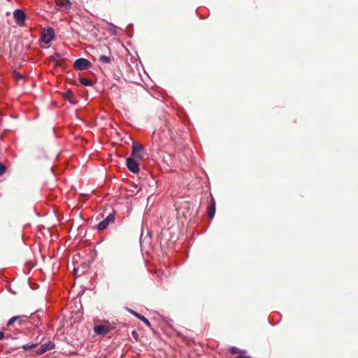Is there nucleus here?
I'll list each match as a JSON object with an SVG mask.
<instances>
[{
  "instance_id": "obj_1",
  "label": "nucleus",
  "mask_w": 358,
  "mask_h": 358,
  "mask_svg": "<svg viewBox=\"0 0 358 358\" xmlns=\"http://www.w3.org/2000/svg\"><path fill=\"white\" fill-rule=\"evenodd\" d=\"M27 17L26 13L21 9H16L13 12V18L17 25L22 27L24 25Z\"/></svg>"
},
{
  "instance_id": "obj_2",
  "label": "nucleus",
  "mask_w": 358,
  "mask_h": 358,
  "mask_svg": "<svg viewBox=\"0 0 358 358\" xmlns=\"http://www.w3.org/2000/svg\"><path fill=\"white\" fill-rule=\"evenodd\" d=\"M92 66L91 62L85 58H80L75 61L73 67L76 70H85L90 68Z\"/></svg>"
},
{
  "instance_id": "obj_3",
  "label": "nucleus",
  "mask_w": 358,
  "mask_h": 358,
  "mask_svg": "<svg viewBox=\"0 0 358 358\" xmlns=\"http://www.w3.org/2000/svg\"><path fill=\"white\" fill-rule=\"evenodd\" d=\"M131 157L135 158L138 160L143 159V147L141 144L133 143Z\"/></svg>"
},
{
  "instance_id": "obj_4",
  "label": "nucleus",
  "mask_w": 358,
  "mask_h": 358,
  "mask_svg": "<svg viewBox=\"0 0 358 358\" xmlns=\"http://www.w3.org/2000/svg\"><path fill=\"white\" fill-rule=\"evenodd\" d=\"M138 161V159L131 157L127 159V166L128 169L134 173H136L139 171Z\"/></svg>"
},
{
  "instance_id": "obj_5",
  "label": "nucleus",
  "mask_w": 358,
  "mask_h": 358,
  "mask_svg": "<svg viewBox=\"0 0 358 358\" xmlns=\"http://www.w3.org/2000/svg\"><path fill=\"white\" fill-rule=\"evenodd\" d=\"M55 37V33L52 28L43 30L41 35V40L45 44H48Z\"/></svg>"
},
{
  "instance_id": "obj_6",
  "label": "nucleus",
  "mask_w": 358,
  "mask_h": 358,
  "mask_svg": "<svg viewBox=\"0 0 358 358\" xmlns=\"http://www.w3.org/2000/svg\"><path fill=\"white\" fill-rule=\"evenodd\" d=\"M112 329V327L108 324H99L94 327V332L98 335H106Z\"/></svg>"
},
{
  "instance_id": "obj_7",
  "label": "nucleus",
  "mask_w": 358,
  "mask_h": 358,
  "mask_svg": "<svg viewBox=\"0 0 358 358\" xmlns=\"http://www.w3.org/2000/svg\"><path fill=\"white\" fill-rule=\"evenodd\" d=\"M27 318L24 315H18L11 317L7 322V327L13 325L15 322L18 323V325L22 326L27 323Z\"/></svg>"
},
{
  "instance_id": "obj_8",
  "label": "nucleus",
  "mask_w": 358,
  "mask_h": 358,
  "mask_svg": "<svg viewBox=\"0 0 358 358\" xmlns=\"http://www.w3.org/2000/svg\"><path fill=\"white\" fill-rule=\"evenodd\" d=\"M115 220L113 214H109L106 218L100 222L97 226L99 230H104L107 228L110 223H113Z\"/></svg>"
},
{
  "instance_id": "obj_9",
  "label": "nucleus",
  "mask_w": 358,
  "mask_h": 358,
  "mask_svg": "<svg viewBox=\"0 0 358 358\" xmlns=\"http://www.w3.org/2000/svg\"><path fill=\"white\" fill-rule=\"evenodd\" d=\"M55 343L52 341H48L47 343H45L43 344L38 350H36V353L38 355H43L47 351H49L50 350H52L55 348Z\"/></svg>"
},
{
  "instance_id": "obj_10",
  "label": "nucleus",
  "mask_w": 358,
  "mask_h": 358,
  "mask_svg": "<svg viewBox=\"0 0 358 358\" xmlns=\"http://www.w3.org/2000/svg\"><path fill=\"white\" fill-rule=\"evenodd\" d=\"M55 1L59 9L67 10L71 6L70 0H56Z\"/></svg>"
},
{
  "instance_id": "obj_11",
  "label": "nucleus",
  "mask_w": 358,
  "mask_h": 358,
  "mask_svg": "<svg viewBox=\"0 0 358 358\" xmlns=\"http://www.w3.org/2000/svg\"><path fill=\"white\" fill-rule=\"evenodd\" d=\"M215 213V201L213 197H212L210 203L208 207V214L210 219H212Z\"/></svg>"
},
{
  "instance_id": "obj_12",
  "label": "nucleus",
  "mask_w": 358,
  "mask_h": 358,
  "mask_svg": "<svg viewBox=\"0 0 358 358\" xmlns=\"http://www.w3.org/2000/svg\"><path fill=\"white\" fill-rule=\"evenodd\" d=\"M64 97L66 100H67L72 104H76L77 103L76 98L74 94L73 93V92L71 90H67L64 94Z\"/></svg>"
},
{
  "instance_id": "obj_13",
  "label": "nucleus",
  "mask_w": 358,
  "mask_h": 358,
  "mask_svg": "<svg viewBox=\"0 0 358 358\" xmlns=\"http://www.w3.org/2000/svg\"><path fill=\"white\" fill-rule=\"evenodd\" d=\"M132 313L136 317H138L139 320H141L143 323H145L148 327H150L151 326L150 322L144 316H143L142 315H141V314H139V313H136L135 311H132Z\"/></svg>"
},
{
  "instance_id": "obj_14",
  "label": "nucleus",
  "mask_w": 358,
  "mask_h": 358,
  "mask_svg": "<svg viewBox=\"0 0 358 358\" xmlns=\"http://www.w3.org/2000/svg\"><path fill=\"white\" fill-rule=\"evenodd\" d=\"M99 60L103 64H109L111 62V58L110 55H101L99 56Z\"/></svg>"
},
{
  "instance_id": "obj_15",
  "label": "nucleus",
  "mask_w": 358,
  "mask_h": 358,
  "mask_svg": "<svg viewBox=\"0 0 358 358\" xmlns=\"http://www.w3.org/2000/svg\"><path fill=\"white\" fill-rule=\"evenodd\" d=\"M79 81L80 82V83L85 86H91L92 85V81L88 78H79Z\"/></svg>"
},
{
  "instance_id": "obj_16",
  "label": "nucleus",
  "mask_w": 358,
  "mask_h": 358,
  "mask_svg": "<svg viewBox=\"0 0 358 358\" xmlns=\"http://www.w3.org/2000/svg\"><path fill=\"white\" fill-rule=\"evenodd\" d=\"M230 353L233 355L236 354H242L244 352V351L241 350L240 349L237 348L236 347H231L229 348Z\"/></svg>"
},
{
  "instance_id": "obj_17",
  "label": "nucleus",
  "mask_w": 358,
  "mask_h": 358,
  "mask_svg": "<svg viewBox=\"0 0 358 358\" xmlns=\"http://www.w3.org/2000/svg\"><path fill=\"white\" fill-rule=\"evenodd\" d=\"M37 346V344L36 343H32L31 345H24L22 346V348L25 350V351H29V350H31L34 348H35Z\"/></svg>"
},
{
  "instance_id": "obj_18",
  "label": "nucleus",
  "mask_w": 358,
  "mask_h": 358,
  "mask_svg": "<svg viewBox=\"0 0 358 358\" xmlns=\"http://www.w3.org/2000/svg\"><path fill=\"white\" fill-rule=\"evenodd\" d=\"M7 170V167L3 165L1 162H0V176H2L3 173H6Z\"/></svg>"
},
{
  "instance_id": "obj_19",
  "label": "nucleus",
  "mask_w": 358,
  "mask_h": 358,
  "mask_svg": "<svg viewBox=\"0 0 358 358\" xmlns=\"http://www.w3.org/2000/svg\"><path fill=\"white\" fill-rule=\"evenodd\" d=\"M235 358H251V357H248V356H245V355H241L237 356Z\"/></svg>"
},
{
  "instance_id": "obj_20",
  "label": "nucleus",
  "mask_w": 358,
  "mask_h": 358,
  "mask_svg": "<svg viewBox=\"0 0 358 358\" xmlns=\"http://www.w3.org/2000/svg\"><path fill=\"white\" fill-rule=\"evenodd\" d=\"M4 337V334L2 331H0V341Z\"/></svg>"
},
{
  "instance_id": "obj_21",
  "label": "nucleus",
  "mask_w": 358,
  "mask_h": 358,
  "mask_svg": "<svg viewBox=\"0 0 358 358\" xmlns=\"http://www.w3.org/2000/svg\"><path fill=\"white\" fill-rule=\"evenodd\" d=\"M132 334H133L134 336H136V332L135 331H134L132 332Z\"/></svg>"
},
{
  "instance_id": "obj_22",
  "label": "nucleus",
  "mask_w": 358,
  "mask_h": 358,
  "mask_svg": "<svg viewBox=\"0 0 358 358\" xmlns=\"http://www.w3.org/2000/svg\"><path fill=\"white\" fill-rule=\"evenodd\" d=\"M6 1H8V2H10V1H11V0H6Z\"/></svg>"
}]
</instances>
